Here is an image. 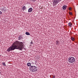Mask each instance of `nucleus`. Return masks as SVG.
Wrapping results in <instances>:
<instances>
[{
	"mask_svg": "<svg viewBox=\"0 0 78 78\" xmlns=\"http://www.w3.org/2000/svg\"><path fill=\"white\" fill-rule=\"evenodd\" d=\"M22 35H20V36L18 38V40H20V39H22Z\"/></svg>",
	"mask_w": 78,
	"mask_h": 78,
	"instance_id": "nucleus-9",
	"label": "nucleus"
},
{
	"mask_svg": "<svg viewBox=\"0 0 78 78\" xmlns=\"http://www.w3.org/2000/svg\"><path fill=\"white\" fill-rule=\"evenodd\" d=\"M67 6L66 5H64L62 7V8L63 9H67Z\"/></svg>",
	"mask_w": 78,
	"mask_h": 78,
	"instance_id": "nucleus-6",
	"label": "nucleus"
},
{
	"mask_svg": "<svg viewBox=\"0 0 78 78\" xmlns=\"http://www.w3.org/2000/svg\"><path fill=\"white\" fill-rule=\"evenodd\" d=\"M27 66H28L29 67H30V66H31V63H27Z\"/></svg>",
	"mask_w": 78,
	"mask_h": 78,
	"instance_id": "nucleus-11",
	"label": "nucleus"
},
{
	"mask_svg": "<svg viewBox=\"0 0 78 78\" xmlns=\"http://www.w3.org/2000/svg\"><path fill=\"white\" fill-rule=\"evenodd\" d=\"M71 40L72 41H75V38L73 37H72L71 38Z\"/></svg>",
	"mask_w": 78,
	"mask_h": 78,
	"instance_id": "nucleus-13",
	"label": "nucleus"
},
{
	"mask_svg": "<svg viewBox=\"0 0 78 78\" xmlns=\"http://www.w3.org/2000/svg\"><path fill=\"white\" fill-rule=\"evenodd\" d=\"M26 35H30V34L28 32H27L26 33Z\"/></svg>",
	"mask_w": 78,
	"mask_h": 78,
	"instance_id": "nucleus-12",
	"label": "nucleus"
},
{
	"mask_svg": "<svg viewBox=\"0 0 78 78\" xmlns=\"http://www.w3.org/2000/svg\"><path fill=\"white\" fill-rule=\"evenodd\" d=\"M22 9L23 10V11L25 10L26 9V7L25 6H24L22 7Z\"/></svg>",
	"mask_w": 78,
	"mask_h": 78,
	"instance_id": "nucleus-10",
	"label": "nucleus"
},
{
	"mask_svg": "<svg viewBox=\"0 0 78 78\" xmlns=\"http://www.w3.org/2000/svg\"><path fill=\"white\" fill-rule=\"evenodd\" d=\"M30 70L31 72H34L37 71V69L36 66H31L30 67Z\"/></svg>",
	"mask_w": 78,
	"mask_h": 78,
	"instance_id": "nucleus-2",
	"label": "nucleus"
},
{
	"mask_svg": "<svg viewBox=\"0 0 78 78\" xmlns=\"http://www.w3.org/2000/svg\"><path fill=\"white\" fill-rule=\"evenodd\" d=\"M69 14L71 16H72V13L71 12H69Z\"/></svg>",
	"mask_w": 78,
	"mask_h": 78,
	"instance_id": "nucleus-16",
	"label": "nucleus"
},
{
	"mask_svg": "<svg viewBox=\"0 0 78 78\" xmlns=\"http://www.w3.org/2000/svg\"><path fill=\"white\" fill-rule=\"evenodd\" d=\"M56 45H59V41H56Z\"/></svg>",
	"mask_w": 78,
	"mask_h": 78,
	"instance_id": "nucleus-8",
	"label": "nucleus"
},
{
	"mask_svg": "<svg viewBox=\"0 0 78 78\" xmlns=\"http://www.w3.org/2000/svg\"><path fill=\"white\" fill-rule=\"evenodd\" d=\"M33 11V9L32 8H30L28 10V12H32Z\"/></svg>",
	"mask_w": 78,
	"mask_h": 78,
	"instance_id": "nucleus-5",
	"label": "nucleus"
},
{
	"mask_svg": "<svg viewBox=\"0 0 78 78\" xmlns=\"http://www.w3.org/2000/svg\"><path fill=\"white\" fill-rule=\"evenodd\" d=\"M2 64L3 66H6V64H5V62H3L2 63Z\"/></svg>",
	"mask_w": 78,
	"mask_h": 78,
	"instance_id": "nucleus-14",
	"label": "nucleus"
},
{
	"mask_svg": "<svg viewBox=\"0 0 78 78\" xmlns=\"http://www.w3.org/2000/svg\"><path fill=\"white\" fill-rule=\"evenodd\" d=\"M51 76V78H55V76Z\"/></svg>",
	"mask_w": 78,
	"mask_h": 78,
	"instance_id": "nucleus-15",
	"label": "nucleus"
},
{
	"mask_svg": "<svg viewBox=\"0 0 78 78\" xmlns=\"http://www.w3.org/2000/svg\"><path fill=\"white\" fill-rule=\"evenodd\" d=\"M30 45H31L32 44H33V41H32L30 43Z\"/></svg>",
	"mask_w": 78,
	"mask_h": 78,
	"instance_id": "nucleus-17",
	"label": "nucleus"
},
{
	"mask_svg": "<svg viewBox=\"0 0 78 78\" xmlns=\"http://www.w3.org/2000/svg\"><path fill=\"white\" fill-rule=\"evenodd\" d=\"M23 42H19L18 41L15 42L12 45V46L9 48L7 50V51L9 52L10 51L14 50L15 49H18L19 50H22L23 47Z\"/></svg>",
	"mask_w": 78,
	"mask_h": 78,
	"instance_id": "nucleus-1",
	"label": "nucleus"
},
{
	"mask_svg": "<svg viewBox=\"0 0 78 78\" xmlns=\"http://www.w3.org/2000/svg\"><path fill=\"white\" fill-rule=\"evenodd\" d=\"M2 14V11H0V15H1Z\"/></svg>",
	"mask_w": 78,
	"mask_h": 78,
	"instance_id": "nucleus-19",
	"label": "nucleus"
},
{
	"mask_svg": "<svg viewBox=\"0 0 78 78\" xmlns=\"http://www.w3.org/2000/svg\"><path fill=\"white\" fill-rule=\"evenodd\" d=\"M71 9H72V8H71V7H69V10H71Z\"/></svg>",
	"mask_w": 78,
	"mask_h": 78,
	"instance_id": "nucleus-18",
	"label": "nucleus"
},
{
	"mask_svg": "<svg viewBox=\"0 0 78 78\" xmlns=\"http://www.w3.org/2000/svg\"><path fill=\"white\" fill-rule=\"evenodd\" d=\"M72 23L71 22L69 23L68 24L69 27H70V28H71V27H72Z\"/></svg>",
	"mask_w": 78,
	"mask_h": 78,
	"instance_id": "nucleus-7",
	"label": "nucleus"
},
{
	"mask_svg": "<svg viewBox=\"0 0 78 78\" xmlns=\"http://www.w3.org/2000/svg\"><path fill=\"white\" fill-rule=\"evenodd\" d=\"M2 9V11H3V9Z\"/></svg>",
	"mask_w": 78,
	"mask_h": 78,
	"instance_id": "nucleus-21",
	"label": "nucleus"
},
{
	"mask_svg": "<svg viewBox=\"0 0 78 78\" xmlns=\"http://www.w3.org/2000/svg\"><path fill=\"white\" fill-rule=\"evenodd\" d=\"M32 0V2H35V0Z\"/></svg>",
	"mask_w": 78,
	"mask_h": 78,
	"instance_id": "nucleus-20",
	"label": "nucleus"
},
{
	"mask_svg": "<svg viewBox=\"0 0 78 78\" xmlns=\"http://www.w3.org/2000/svg\"><path fill=\"white\" fill-rule=\"evenodd\" d=\"M62 0H53V4L54 6H56L58 3H59Z\"/></svg>",
	"mask_w": 78,
	"mask_h": 78,
	"instance_id": "nucleus-4",
	"label": "nucleus"
},
{
	"mask_svg": "<svg viewBox=\"0 0 78 78\" xmlns=\"http://www.w3.org/2000/svg\"><path fill=\"white\" fill-rule=\"evenodd\" d=\"M68 61L69 62H70L71 63H73L74 62H75V60L74 57H70L69 58Z\"/></svg>",
	"mask_w": 78,
	"mask_h": 78,
	"instance_id": "nucleus-3",
	"label": "nucleus"
}]
</instances>
